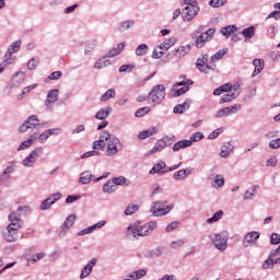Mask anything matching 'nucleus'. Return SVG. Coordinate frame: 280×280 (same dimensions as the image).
I'll use <instances>...</instances> for the list:
<instances>
[{"label":"nucleus","instance_id":"nucleus-63","mask_svg":"<svg viewBox=\"0 0 280 280\" xmlns=\"http://www.w3.org/2000/svg\"><path fill=\"white\" fill-rule=\"evenodd\" d=\"M269 148L271 150H279L280 148V138L273 139L269 142Z\"/></svg>","mask_w":280,"mask_h":280},{"label":"nucleus","instance_id":"nucleus-9","mask_svg":"<svg viewBox=\"0 0 280 280\" xmlns=\"http://www.w3.org/2000/svg\"><path fill=\"white\" fill-rule=\"evenodd\" d=\"M40 126V119H38V115H31L19 127V132L21 135H25L28 130H34Z\"/></svg>","mask_w":280,"mask_h":280},{"label":"nucleus","instance_id":"nucleus-44","mask_svg":"<svg viewBox=\"0 0 280 280\" xmlns=\"http://www.w3.org/2000/svg\"><path fill=\"white\" fill-rule=\"evenodd\" d=\"M185 110H189V103L188 102H184L182 104H178L173 108V113L175 115H183V113H185Z\"/></svg>","mask_w":280,"mask_h":280},{"label":"nucleus","instance_id":"nucleus-49","mask_svg":"<svg viewBox=\"0 0 280 280\" xmlns=\"http://www.w3.org/2000/svg\"><path fill=\"white\" fill-rule=\"evenodd\" d=\"M202 139H205V135L200 131H197L190 136L188 141H190V145H194V143L202 141Z\"/></svg>","mask_w":280,"mask_h":280},{"label":"nucleus","instance_id":"nucleus-2","mask_svg":"<svg viewBox=\"0 0 280 280\" xmlns=\"http://www.w3.org/2000/svg\"><path fill=\"white\" fill-rule=\"evenodd\" d=\"M105 147V156H117V154L124 150V143H121V140L117 138V136L110 135V132H108Z\"/></svg>","mask_w":280,"mask_h":280},{"label":"nucleus","instance_id":"nucleus-59","mask_svg":"<svg viewBox=\"0 0 280 280\" xmlns=\"http://www.w3.org/2000/svg\"><path fill=\"white\" fill-rule=\"evenodd\" d=\"M178 226H180V222L173 221L167 224L165 231H166V233H172V231H176V229H178Z\"/></svg>","mask_w":280,"mask_h":280},{"label":"nucleus","instance_id":"nucleus-4","mask_svg":"<svg viewBox=\"0 0 280 280\" xmlns=\"http://www.w3.org/2000/svg\"><path fill=\"white\" fill-rule=\"evenodd\" d=\"M174 209V203H167V201H153L150 207V211L154 218H163L167 215Z\"/></svg>","mask_w":280,"mask_h":280},{"label":"nucleus","instance_id":"nucleus-26","mask_svg":"<svg viewBox=\"0 0 280 280\" xmlns=\"http://www.w3.org/2000/svg\"><path fill=\"white\" fill-rule=\"evenodd\" d=\"M110 65H113V62L110 61V59H108V57L103 56L100 59H97L94 65H93V69H106V67H110Z\"/></svg>","mask_w":280,"mask_h":280},{"label":"nucleus","instance_id":"nucleus-22","mask_svg":"<svg viewBox=\"0 0 280 280\" xmlns=\"http://www.w3.org/2000/svg\"><path fill=\"white\" fill-rule=\"evenodd\" d=\"M178 43V37L176 36H171L170 38L164 39L162 44L159 45L158 49H161L162 51H168Z\"/></svg>","mask_w":280,"mask_h":280},{"label":"nucleus","instance_id":"nucleus-34","mask_svg":"<svg viewBox=\"0 0 280 280\" xmlns=\"http://www.w3.org/2000/svg\"><path fill=\"white\" fill-rule=\"evenodd\" d=\"M256 32H257V28H255V26H249L247 28H244L241 32V34L245 38V43H246V40H250V38L255 37Z\"/></svg>","mask_w":280,"mask_h":280},{"label":"nucleus","instance_id":"nucleus-48","mask_svg":"<svg viewBox=\"0 0 280 280\" xmlns=\"http://www.w3.org/2000/svg\"><path fill=\"white\" fill-rule=\"evenodd\" d=\"M277 34H279V25L271 24L267 28V36H269V38H275L277 36Z\"/></svg>","mask_w":280,"mask_h":280},{"label":"nucleus","instance_id":"nucleus-16","mask_svg":"<svg viewBox=\"0 0 280 280\" xmlns=\"http://www.w3.org/2000/svg\"><path fill=\"white\" fill-rule=\"evenodd\" d=\"M75 224V214H69L66 220L62 222L59 231V237H67V233H69V229Z\"/></svg>","mask_w":280,"mask_h":280},{"label":"nucleus","instance_id":"nucleus-8","mask_svg":"<svg viewBox=\"0 0 280 280\" xmlns=\"http://www.w3.org/2000/svg\"><path fill=\"white\" fill-rule=\"evenodd\" d=\"M21 45H23V42H21V39H18L8 47V50L3 56L5 65H14V58H12V56L21 51Z\"/></svg>","mask_w":280,"mask_h":280},{"label":"nucleus","instance_id":"nucleus-24","mask_svg":"<svg viewBox=\"0 0 280 280\" xmlns=\"http://www.w3.org/2000/svg\"><path fill=\"white\" fill-rule=\"evenodd\" d=\"M15 171H16V165H10L7 168H4V171L0 175V184L5 185V183L10 180V175L14 174Z\"/></svg>","mask_w":280,"mask_h":280},{"label":"nucleus","instance_id":"nucleus-33","mask_svg":"<svg viewBox=\"0 0 280 280\" xmlns=\"http://www.w3.org/2000/svg\"><path fill=\"white\" fill-rule=\"evenodd\" d=\"M91 180L94 182L93 174H91V172L85 171L80 174V178H79L80 185H89Z\"/></svg>","mask_w":280,"mask_h":280},{"label":"nucleus","instance_id":"nucleus-10","mask_svg":"<svg viewBox=\"0 0 280 280\" xmlns=\"http://www.w3.org/2000/svg\"><path fill=\"white\" fill-rule=\"evenodd\" d=\"M176 141V137L174 136H165L162 139L158 140L154 147L150 150L149 154H156V152H163L165 148L172 145Z\"/></svg>","mask_w":280,"mask_h":280},{"label":"nucleus","instance_id":"nucleus-30","mask_svg":"<svg viewBox=\"0 0 280 280\" xmlns=\"http://www.w3.org/2000/svg\"><path fill=\"white\" fill-rule=\"evenodd\" d=\"M191 51V45H185V46H179L175 50V58H178L179 60L185 58Z\"/></svg>","mask_w":280,"mask_h":280},{"label":"nucleus","instance_id":"nucleus-50","mask_svg":"<svg viewBox=\"0 0 280 280\" xmlns=\"http://www.w3.org/2000/svg\"><path fill=\"white\" fill-rule=\"evenodd\" d=\"M148 51H150V47H148L147 44H141L136 48V56H145V54H148Z\"/></svg>","mask_w":280,"mask_h":280},{"label":"nucleus","instance_id":"nucleus-36","mask_svg":"<svg viewBox=\"0 0 280 280\" xmlns=\"http://www.w3.org/2000/svg\"><path fill=\"white\" fill-rule=\"evenodd\" d=\"M275 257H277V254L271 253L269 257L262 262V270H270L275 267Z\"/></svg>","mask_w":280,"mask_h":280},{"label":"nucleus","instance_id":"nucleus-55","mask_svg":"<svg viewBox=\"0 0 280 280\" xmlns=\"http://www.w3.org/2000/svg\"><path fill=\"white\" fill-rule=\"evenodd\" d=\"M139 211V205H129L125 210V215H135Z\"/></svg>","mask_w":280,"mask_h":280},{"label":"nucleus","instance_id":"nucleus-64","mask_svg":"<svg viewBox=\"0 0 280 280\" xmlns=\"http://www.w3.org/2000/svg\"><path fill=\"white\" fill-rule=\"evenodd\" d=\"M270 244H272V245L280 244V234L272 233L271 237H270Z\"/></svg>","mask_w":280,"mask_h":280},{"label":"nucleus","instance_id":"nucleus-28","mask_svg":"<svg viewBox=\"0 0 280 280\" xmlns=\"http://www.w3.org/2000/svg\"><path fill=\"white\" fill-rule=\"evenodd\" d=\"M34 143H36V136L31 135L27 140L20 143L16 151L21 152L23 150H30V148H32V145H34Z\"/></svg>","mask_w":280,"mask_h":280},{"label":"nucleus","instance_id":"nucleus-46","mask_svg":"<svg viewBox=\"0 0 280 280\" xmlns=\"http://www.w3.org/2000/svg\"><path fill=\"white\" fill-rule=\"evenodd\" d=\"M117 191V186L113 183V180H108L103 185L104 194H115Z\"/></svg>","mask_w":280,"mask_h":280},{"label":"nucleus","instance_id":"nucleus-14","mask_svg":"<svg viewBox=\"0 0 280 280\" xmlns=\"http://www.w3.org/2000/svg\"><path fill=\"white\" fill-rule=\"evenodd\" d=\"M198 12H200V7L198 5H186L182 10V19L186 23H189L190 21H194L196 16H198Z\"/></svg>","mask_w":280,"mask_h":280},{"label":"nucleus","instance_id":"nucleus-29","mask_svg":"<svg viewBox=\"0 0 280 280\" xmlns=\"http://www.w3.org/2000/svg\"><path fill=\"white\" fill-rule=\"evenodd\" d=\"M189 175H191V168H182L173 174V179L185 180Z\"/></svg>","mask_w":280,"mask_h":280},{"label":"nucleus","instance_id":"nucleus-56","mask_svg":"<svg viewBox=\"0 0 280 280\" xmlns=\"http://www.w3.org/2000/svg\"><path fill=\"white\" fill-rule=\"evenodd\" d=\"M40 259H45V253H38L31 256L27 261L28 264H36V261H40Z\"/></svg>","mask_w":280,"mask_h":280},{"label":"nucleus","instance_id":"nucleus-58","mask_svg":"<svg viewBox=\"0 0 280 280\" xmlns=\"http://www.w3.org/2000/svg\"><path fill=\"white\" fill-rule=\"evenodd\" d=\"M209 5L210 8H222L226 5V0H210Z\"/></svg>","mask_w":280,"mask_h":280},{"label":"nucleus","instance_id":"nucleus-35","mask_svg":"<svg viewBox=\"0 0 280 280\" xmlns=\"http://www.w3.org/2000/svg\"><path fill=\"white\" fill-rule=\"evenodd\" d=\"M185 148H191V141L189 140H180L173 145V152H180V150H185Z\"/></svg>","mask_w":280,"mask_h":280},{"label":"nucleus","instance_id":"nucleus-61","mask_svg":"<svg viewBox=\"0 0 280 280\" xmlns=\"http://www.w3.org/2000/svg\"><path fill=\"white\" fill-rule=\"evenodd\" d=\"M151 108L150 107H142L139 108L136 114L135 117H145V115H148V113H150Z\"/></svg>","mask_w":280,"mask_h":280},{"label":"nucleus","instance_id":"nucleus-12","mask_svg":"<svg viewBox=\"0 0 280 280\" xmlns=\"http://www.w3.org/2000/svg\"><path fill=\"white\" fill-rule=\"evenodd\" d=\"M242 110V105L240 104H234L232 106L223 107L219 109L215 114L214 117L215 119H222L224 117H231V115H236V113H240Z\"/></svg>","mask_w":280,"mask_h":280},{"label":"nucleus","instance_id":"nucleus-17","mask_svg":"<svg viewBox=\"0 0 280 280\" xmlns=\"http://www.w3.org/2000/svg\"><path fill=\"white\" fill-rule=\"evenodd\" d=\"M27 78V74L23 71H18L13 77L11 78L9 82V89H19L23 82H25V79Z\"/></svg>","mask_w":280,"mask_h":280},{"label":"nucleus","instance_id":"nucleus-32","mask_svg":"<svg viewBox=\"0 0 280 280\" xmlns=\"http://www.w3.org/2000/svg\"><path fill=\"white\" fill-rule=\"evenodd\" d=\"M240 96V93L235 92H228L220 98V104H230V102H233L234 100H237Z\"/></svg>","mask_w":280,"mask_h":280},{"label":"nucleus","instance_id":"nucleus-51","mask_svg":"<svg viewBox=\"0 0 280 280\" xmlns=\"http://www.w3.org/2000/svg\"><path fill=\"white\" fill-rule=\"evenodd\" d=\"M113 184L115 185V187H117V185L124 186V185H130V180H128L126 177L124 176H119V177H114L112 178Z\"/></svg>","mask_w":280,"mask_h":280},{"label":"nucleus","instance_id":"nucleus-1","mask_svg":"<svg viewBox=\"0 0 280 280\" xmlns=\"http://www.w3.org/2000/svg\"><path fill=\"white\" fill-rule=\"evenodd\" d=\"M32 209L30 206H20L18 212H12L9 214L10 224L7 226V231L3 232V237L5 242L14 243L19 240V229L23 226V221L21 215H27Z\"/></svg>","mask_w":280,"mask_h":280},{"label":"nucleus","instance_id":"nucleus-27","mask_svg":"<svg viewBox=\"0 0 280 280\" xmlns=\"http://www.w3.org/2000/svg\"><path fill=\"white\" fill-rule=\"evenodd\" d=\"M126 48V43L121 42L116 47L112 48L109 51L105 54L106 58H115V56H119Z\"/></svg>","mask_w":280,"mask_h":280},{"label":"nucleus","instance_id":"nucleus-45","mask_svg":"<svg viewBox=\"0 0 280 280\" xmlns=\"http://www.w3.org/2000/svg\"><path fill=\"white\" fill-rule=\"evenodd\" d=\"M257 189H259V186L254 185L249 189H247L244 194V200H253L257 194Z\"/></svg>","mask_w":280,"mask_h":280},{"label":"nucleus","instance_id":"nucleus-3","mask_svg":"<svg viewBox=\"0 0 280 280\" xmlns=\"http://www.w3.org/2000/svg\"><path fill=\"white\" fill-rule=\"evenodd\" d=\"M203 30L202 26H199L197 31H195L191 36L192 38H196V47L198 49H202L205 47V43H209L211 38H213V34H215V28H209L208 31L201 33ZM198 34H200L198 36Z\"/></svg>","mask_w":280,"mask_h":280},{"label":"nucleus","instance_id":"nucleus-25","mask_svg":"<svg viewBox=\"0 0 280 280\" xmlns=\"http://www.w3.org/2000/svg\"><path fill=\"white\" fill-rule=\"evenodd\" d=\"M233 150H235V147L231 142H224L221 145V151H220L221 159H229Z\"/></svg>","mask_w":280,"mask_h":280},{"label":"nucleus","instance_id":"nucleus-18","mask_svg":"<svg viewBox=\"0 0 280 280\" xmlns=\"http://www.w3.org/2000/svg\"><path fill=\"white\" fill-rule=\"evenodd\" d=\"M103 226H106V221L102 220L96 222L93 225H90L81 231L78 232V236L82 237L84 235H91V233L95 232V231H100V229H102Z\"/></svg>","mask_w":280,"mask_h":280},{"label":"nucleus","instance_id":"nucleus-47","mask_svg":"<svg viewBox=\"0 0 280 280\" xmlns=\"http://www.w3.org/2000/svg\"><path fill=\"white\" fill-rule=\"evenodd\" d=\"M115 95H117L115 89H109L100 97V102H108V100H113Z\"/></svg>","mask_w":280,"mask_h":280},{"label":"nucleus","instance_id":"nucleus-6","mask_svg":"<svg viewBox=\"0 0 280 280\" xmlns=\"http://www.w3.org/2000/svg\"><path fill=\"white\" fill-rule=\"evenodd\" d=\"M126 237L130 240L131 237H148V232L145 225H141V222L131 223L125 231Z\"/></svg>","mask_w":280,"mask_h":280},{"label":"nucleus","instance_id":"nucleus-41","mask_svg":"<svg viewBox=\"0 0 280 280\" xmlns=\"http://www.w3.org/2000/svg\"><path fill=\"white\" fill-rule=\"evenodd\" d=\"M165 167H167V164L164 161H160L153 165V167L149 171V174H161V170H165Z\"/></svg>","mask_w":280,"mask_h":280},{"label":"nucleus","instance_id":"nucleus-39","mask_svg":"<svg viewBox=\"0 0 280 280\" xmlns=\"http://www.w3.org/2000/svg\"><path fill=\"white\" fill-rule=\"evenodd\" d=\"M33 137H35V141H38V143H47V139H49V132L47 130H45L44 132L39 133V132H34L32 133Z\"/></svg>","mask_w":280,"mask_h":280},{"label":"nucleus","instance_id":"nucleus-21","mask_svg":"<svg viewBox=\"0 0 280 280\" xmlns=\"http://www.w3.org/2000/svg\"><path fill=\"white\" fill-rule=\"evenodd\" d=\"M108 140V131L104 130L100 135L98 140L93 142V150H102L103 148H106V141Z\"/></svg>","mask_w":280,"mask_h":280},{"label":"nucleus","instance_id":"nucleus-52","mask_svg":"<svg viewBox=\"0 0 280 280\" xmlns=\"http://www.w3.org/2000/svg\"><path fill=\"white\" fill-rule=\"evenodd\" d=\"M145 275H147V271L144 269H140V270L129 273V279H133V280L143 279V277H145Z\"/></svg>","mask_w":280,"mask_h":280},{"label":"nucleus","instance_id":"nucleus-11","mask_svg":"<svg viewBox=\"0 0 280 280\" xmlns=\"http://www.w3.org/2000/svg\"><path fill=\"white\" fill-rule=\"evenodd\" d=\"M42 155H43V148L37 147L33 151H31L28 156L23 159L21 163L23 167H34V165H36V162L38 161V159H40Z\"/></svg>","mask_w":280,"mask_h":280},{"label":"nucleus","instance_id":"nucleus-15","mask_svg":"<svg viewBox=\"0 0 280 280\" xmlns=\"http://www.w3.org/2000/svg\"><path fill=\"white\" fill-rule=\"evenodd\" d=\"M261 233L257 231L247 232L243 237V247L250 248L253 246H257V242H259V237Z\"/></svg>","mask_w":280,"mask_h":280},{"label":"nucleus","instance_id":"nucleus-40","mask_svg":"<svg viewBox=\"0 0 280 280\" xmlns=\"http://www.w3.org/2000/svg\"><path fill=\"white\" fill-rule=\"evenodd\" d=\"M253 65H254L255 69H254L252 77L255 78V75H259L260 71H264V60L254 59Z\"/></svg>","mask_w":280,"mask_h":280},{"label":"nucleus","instance_id":"nucleus-43","mask_svg":"<svg viewBox=\"0 0 280 280\" xmlns=\"http://www.w3.org/2000/svg\"><path fill=\"white\" fill-rule=\"evenodd\" d=\"M113 109L110 107H105V108H102L100 109L96 114H95V119H98V120H104L108 117V115H110V112Z\"/></svg>","mask_w":280,"mask_h":280},{"label":"nucleus","instance_id":"nucleus-20","mask_svg":"<svg viewBox=\"0 0 280 280\" xmlns=\"http://www.w3.org/2000/svg\"><path fill=\"white\" fill-rule=\"evenodd\" d=\"M228 48L220 49L210 58V65L207 66V69H211V71H215V62L218 60H222L223 56H226Z\"/></svg>","mask_w":280,"mask_h":280},{"label":"nucleus","instance_id":"nucleus-19","mask_svg":"<svg viewBox=\"0 0 280 280\" xmlns=\"http://www.w3.org/2000/svg\"><path fill=\"white\" fill-rule=\"evenodd\" d=\"M209 65H211V61H209L208 54L201 55V57L197 59V69H199L201 73H207V71H211V69L207 68L209 67Z\"/></svg>","mask_w":280,"mask_h":280},{"label":"nucleus","instance_id":"nucleus-60","mask_svg":"<svg viewBox=\"0 0 280 280\" xmlns=\"http://www.w3.org/2000/svg\"><path fill=\"white\" fill-rule=\"evenodd\" d=\"M60 198H62V194L61 192H55V194H51L47 199L54 206V205H56V202H58V200H60Z\"/></svg>","mask_w":280,"mask_h":280},{"label":"nucleus","instance_id":"nucleus-7","mask_svg":"<svg viewBox=\"0 0 280 280\" xmlns=\"http://www.w3.org/2000/svg\"><path fill=\"white\" fill-rule=\"evenodd\" d=\"M165 100V86L155 85L148 95V102L150 106H156Z\"/></svg>","mask_w":280,"mask_h":280},{"label":"nucleus","instance_id":"nucleus-42","mask_svg":"<svg viewBox=\"0 0 280 280\" xmlns=\"http://www.w3.org/2000/svg\"><path fill=\"white\" fill-rule=\"evenodd\" d=\"M237 32L236 25H228L221 28V34L225 36V38H229L232 34H235Z\"/></svg>","mask_w":280,"mask_h":280},{"label":"nucleus","instance_id":"nucleus-23","mask_svg":"<svg viewBox=\"0 0 280 280\" xmlns=\"http://www.w3.org/2000/svg\"><path fill=\"white\" fill-rule=\"evenodd\" d=\"M97 264V258H92L81 270L80 279H86L91 272H93V267Z\"/></svg>","mask_w":280,"mask_h":280},{"label":"nucleus","instance_id":"nucleus-5","mask_svg":"<svg viewBox=\"0 0 280 280\" xmlns=\"http://www.w3.org/2000/svg\"><path fill=\"white\" fill-rule=\"evenodd\" d=\"M210 240L217 250L224 253L229 248V232L222 231L220 233H214L210 235Z\"/></svg>","mask_w":280,"mask_h":280},{"label":"nucleus","instance_id":"nucleus-13","mask_svg":"<svg viewBox=\"0 0 280 280\" xmlns=\"http://www.w3.org/2000/svg\"><path fill=\"white\" fill-rule=\"evenodd\" d=\"M59 96H60V90L54 89V90L48 91L46 100L44 102L45 109L48 113H51V110H54V104H56V102H58Z\"/></svg>","mask_w":280,"mask_h":280},{"label":"nucleus","instance_id":"nucleus-53","mask_svg":"<svg viewBox=\"0 0 280 280\" xmlns=\"http://www.w3.org/2000/svg\"><path fill=\"white\" fill-rule=\"evenodd\" d=\"M214 189H220L221 187H224V176L223 175H215L214 177V184L212 185Z\"/></svg>","mask_w":280,"mask_h":280},{"label":"nucleus","instance_id":"nucleus-31","mask_svg":"<svg viewBox=\"0 0 280 280\" xmlns=\"http://www.w3.org/2000/svg\"><path fill=\"white\" fill-rule=\"evenodd\" d=\"M159 133V129L156 127H151L147 130L141 131L138 135V139L140 141H143L144 139H148V137H152L153 135H158Z\"/></svg>","mask_w":280,"mask_h":280},{"label":"nucleus","instance_id":"nucleus-38","mask_svg":"<svg viewBox=\"0 0 280 280\" xmlns=\"http://www.w3.org/2000/svg\"><path fill=\"white\" fill-rule=\"evenodd\" d=\"M224 218V211L218 210L213 213V215L206 220L207 224H215V222H220Z\"/></svg>","mask_w":280,"mask_h":280},{"label":"nucleus","instance_id":"nucleus-37","mask_svg":"<svg viewBox=\"0 0 280 280\" xmlns=\"http://www.w3.org/2000/svg\"><path fill=\"white\" fill-rule=\"evenodd\" d=\"M131 27H135V21L127 20V21L120 22L117 26V30H118V32H126V31L130 30Z\"/></svg>","mask_w":280,"mask_h":280},{"label":"nucleus","instance_id":"nucleus-54","mask_svg":"<svg viewBox=\"0 0 280 280\" xmlns=\"http://www.w3.org/2000/svg\"><path fill=\"white\" fill-rule=\"evenodd\" d=\"M170 248H172L173 250H178V248H183V246H185V240L180 238L177 241H173L170 243Z\"/></svg>","mask_w":280,"mask_h":280},{"label":"nucleus","instance_id":"nucleus-57","mask_svg":"<svg viewBox=\"0 0 280 280\" xmlns=\"http://www.w3.org/2000/svg\"><path fill=\"white\" fill-rule=\"evenodd\" d=\"M156 226H158V224L155 221H150L149 223L144 224L147 235H151L152 231H155Z\"/></svg>","mask_w":280,"mask_h":280},{"label":"nucleus","instance_id":"nucleus-62","mask_svg":"<svg viewBox=\"0 0 280 280\" xmlns=\"http://www.w3.org/2000/svg\"><path fill=\"white\" fill-rule=\"evenodd\" d=\"M164 55H165V51L160 49L158 46L153 50L152 58H154L155 60H159V58H163Z\"/></svg>","mask_w":280,"mask_h":280}]
</instances>
